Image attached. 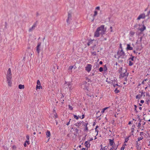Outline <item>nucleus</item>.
Returning a JSON list of instances; mask_svg holds the SVG:
<instances>
[{
	"label": "nucleus",
	"mask_w": 150,
	"mask_h": 150,
	"mask_svg": "<svg viewBox=\"0 0 150 150\" xmlns=\"http://www.w3.org/2000/svg\"><path fill=\"white\" fill-rule=\"evenodd\" d=\"M11 78L12 76L11 69L9 68L7 72L6 79L7 83L9 86H11L12 82L11 80Z\"/></svg>",
	"instance_id": "f257e3e1"
},
{
	"label": "nucleus",
	"mask_w": 150,
	"mask_h": 150,
	"mask_svg": "<svg viewBox=\"0 0 150 150\" xmlns=\"http://www.w3.org/2000/svg\"><path fill=\"white\" fill-rule=\"evenodd\" d=\"M104 27V25H102L97 28L98 30L99 31H100V33L102 35L105 34V32L106 30V28H105Z\"/></svg>",
	"instance_id": "f03ea898"
},
{
	"label": "nucleus",
	"mask_w": 150,
	"mask_h": 150,
	"mask_svg": "<svg viewBox=\"0 0 150 150\" xmlns=\"http://www.w3.org/2000/svg\"><path fill=\"white\" fill-rule=\"evenodd\" d=\"M123 72H121L119 76V78H123L125 77H127L129 73L127 72V69H124L122 70Z\"/></svg>",
	"instance_id": "7ed1b4c3"
},
{
	"label": "nucleus",
	"mask_w": 150,
	"mask_h": 150,
	"mask_svg": "<svg viewBox=\"0 0 150 150\" xmlns=\"http://www.w3.org/2000/svg\"><path fill=\"white\" fill-rule=\"evenodd\" d=\"M117 54L118 55H119V56L118 57V59H119L121 56L122 57L121 58H124V57L125 55V54L122 49L120 50L119 53V52H117Z\"/></svg>",
	"instance_id": "20e7f679"
},
{
	"label": "nucleus",
	"mask_w": 150,
	"mask_h": 150,
	"mask_svg": "<svg viewBox=\"0 0 150 150\" xmlns=\"http://www.w3.org/2000/svg\"><path fill=\"white\" fill-rule=\"evenodd\" d=\"M92 65L91 64H88L85 67L86 70L88 72H89L91 69Z\"/></svg>",
	"instance_id": "39448f33"
},
{
	"label": "nucleus",
	"mask_w": 150,
	"mask_h": 150,
	"mask_svg": "<svg viewBox=\"0 0 150 150\" xmlns=\"http://www.w3.org/2000/svg\"><path fill=\"white\" fill-rule=\"evenodd\" d=\"M146 17V15L144 13H143L140 14L138 17L137 18V19L139 20L141 19H144Z\"/></svg>",
	"instance_id": "423d86ee"
},
{
	"label": "nucleus",
	"mask_w": 150,
	"mask_h": 150,
	"mask_svg": "<svg viewBox=\"0 0 150 150\" xmlns=\"http://www.w3.org/2000/svg\"><path fill=\"white\" fill-rule=\"evenodd\" d=\"M71 14L69 13H68V17L67 20V22L68 24H69L70 23V21L71 20Z\"/></svg>",
	"instance_id": "0eeeda50"
},
{
	"label": "nucleus",
	"mask_w": 150,
	"mask_h": 150,
	"mask_svg": "<svg viewBox=\"0 0 150 150\" xmlns=\"http://www.w3.org/2000/svg\"><path fill=\"white\" fill-rule=\"evenodd\" d=\"M37 21H36L35 22L33 25L32 26V27L31 28H30L29 30V32H31L33 31V30L35 29V28L37 26Z\"/></svg>",
	"instance_id": "6e6552de"
},
{
	"label": "nucleus",
	"mask_w": 150,
	"mask_h": 150,
	"mask_svg": "<svg viewBox=\"0 0 150 150\" xmlns=\"http://www.w3.org/2000/svg\"><path fill=\"white\" fill-rule=\"evenodd\" d=\"M41 42H38L36 47V51L38 54H39L40 51V47L41 46Z\"/></svg>",
	"instance_id": "1a4fd4ad"
},
{
	"label": "nucleus",
	"mask_w": 150,
	"mask_h": 150,
	"mask_svg": "<svg viewBox=\"0 0 150 150\" xmlns=\"http://www.w3.org/2000/svg\"><path fill=\"white\" fill-rule=\"evenodd\" d=\"M100 32L97 29L96 31L94 33V36L95 37H98L100 36Z\"/></svg>",
	"instance_id": "9d476101"
},
{
	"label": "nucleus",
	"mask_w": 150,
	"mask_h": 150,
	"mask_svg": "<svg viewBox=\"0 0 150 150\" xmlns=\"http://www.w3.org/2000/svg\"><path fill=\"white\" fill-rule=\"evenodd\" d=\"M126 50H133V47L131 46L130 44H127V47L126 48Z\"/></svg>",
	"instance_id": "9b49d317"
},
{
	"label": "nucleus",
	"mask_w": 150,
	"mask_h": 150,
	"mask_svg": "<svg viewBox=\"0 0 150 150\" xmlns=\"http://www.w3.org/2000/svg\"><path fill=\"white\" fill-rule=\"evenodd\" d=\"M144 93L143 92V91H141V95H138L136 96V99H140V98L142 96L143 94Z\"/></svg>",
	"instance_id": "f8f14e48"
},
{
	"label": "nucleus",
	"mask_w": 150,
	"mask_h": 150,
	"mask_svg": "<svg viewBox=\"0 0 150 150\" xmlns=\"http://www.w3.org/2000/svg\"><path fill=\"white\" fill-rule=\"evenodd\" d=\"M88 124V122H85L84 123L83 125L85 127V129H84V131H88V127L87 125Z\"/></svg>",
	"instance_id": "ddd939ff"
},
{
	"label": "nucleus",
	"mask_w": 150,
	"mask_h": 150,
	"mask_svg": "<svg viewBox=\"0 0 150 150\" xmlns=\"http://www.w3.org/2000/svg\"><path fill=\"white\" fill-rule=\"evenodd\" d=\"M114 139H109V144L111 146H113L114 144H115L114 141Z\"/></svg>",
	"instance_id": "4468645a"
},
{
	"label": "nucleus",
	"mask_w": 150,
	"mask_h": 150,
	"mask_svg": "<svg viewBox=\"0 0 150 150\" xmlns=\"http://www.w3.org/2000/svg\"><path fill=\"white\" fill-rule=\"evenodd\" d=\"M84 122L83 121L82 122H77L76 124H75V125L77 127H79V126L80 125L82 124H83Z\"/></svg>",
	"instance_id": "2eb2a0df"
},
{
	"label": "nucleus",
	"mask_w": 150,
	"mask_h": 150,
	"mask_svg": "<svg viewBox=\"0 0 150 150\" xmlns=\"http://www.w3.org/2000/svg\"><path fill=\"white\" fill-rule=\"evenodd\" d=\"M90 41H92V44L93 45H94V44H95V43L96 44V45L98 44V41L96 40H95L93 39L92 40L91 39H89Z\"/></svg>",
	"instance_id": "dca6fc26"
},
{
	"label": "nucleus",
	"mask_w": 150,
	"mask_h": 150,
	"mask_svg": "<svg viewBox=\"0 0 150 150\" xmlns=\"http://www.w3.org/2000/svg\"><path fill=\"white\" fill-rule=\"evenodd\" d=\"M146 29V27L145 25H143V27L142 28H140L139 29L140 30L141 32H143L144 30H145Z\"/></svg>",
	"instance_id": "f3484780"
},
{
	"label": "nucleus",
	"mask_w": 150,
	"mask_h": 150,
	"mask_svg": "<svg viewBox=\"0 0 150 150\" xmlns=\"http://www.w3.org/2000/svg\"><path fill=\"white\" fill-rule=\"evenodd\" d=\"M118 145H116V144H114L112 146V149H114V150H116L118 147Z\"/></svg>",
	"instance_id": "a211bd4d"
},
{
	"label": "nucleus",
	"mask_w": 150,
	"mask_h": 150,
	"mask_svg": "<svg viewBox=\"0 0 150 150\" xmlns=\"http://www.w3.org/2000/svg\"><path fill=\"white\" fill-rule=\"evenodd\" d=\"M46 137H49L51 135L50 132L49 130H47L46 132Z\"/></svg>",
	"instance_id": "6ab92c4d"
},
{
	"label": "nucleus",
	"mask_w": 150,
	"mask_h": 150,
	"mask_svg": "<svg viewBox=\"0 0 150 150\" xmlns=\"http://www.w3.org/2000/svg\"><path fill=\"white\" fill-rule=\"evenodd\" d=\"M84 144L85 146L87 148L89 147L90 145V144H89V143L87 141L85 142L84 143Z\"/></svg>",
	"instance_id": "aec40b11"
},
{
	"label": "nucleus",
	"mask_w": 150,
	"mask_h": 150,
	"mask_svg": "<svg viewBox=\"0 0 150 150\" xmlns=\"http://www.w3.org/2000/svg\"><path fill=\"white\" fill-rule=\"evenodd\" d=\"M99 67V64L96 62L94 66V69L96 68H98Z\"/></svg>",
	"instance_id": "412c9836"
},
{
	"label": "nucleus",
	"mask_w": 150,
	"mask_h": 150,
	"mask_svg": "<svg viewBox=\"0 0 150 150\" xmlns=\"http://www.w3.org/2000/svg\"><path fill=\"white\" fill-rule=\"evenodd\" d=\"M18 88L20 89H23L24 88V85L20 84L18 86Z\"/></svg>",
	"instance_id": "4be33fe9"
},
{
	"label": "nucleus",
	"mask_w": 150,
	"mask_h": 150,
	"mask_svg": "<svg viewBox=\"0 0 150 150\" xmlns=\"http://www.w3.org/2000/svg\"><path fill=\"white\" fill-rule=\"evenodd\" d=\"M71 129H75V130L76 132V134H79V129H77L76 128V127H74V128H73V127H72L71 128Z\"/></svg>",
	"instance_id": "5701e85b"
},
{
	"label": "nucleus",
	"mask_w": 150,
	"mask_h": 150,
	"mask_svg": "<svg viewBox=\"0 0 150 150\" xmlns=\"http://www.w3.org/2000/svg\"><path fill=\"white\" fill-rule=\"evenodd\" d=\"M115 80H116L115 79H114V81H113V80H111V81H112V82H111V83L113 85V86L114 87H115Z\"/></svg>",
	"instance_id": "b1692460"
},
{
	"label": "nucleus",
	"mask_w": 150,
	"mask_h": 150,
	"mask_svg": "<svg viewBox=\"0 0 150 150\" xmlns=\"http://www.w3.org/2000/svg\"><path fill=\"white\" fill-rule=\"evenodd\" d=\"M42 87L40 85L38 86L37 85L36 86V90H37L38 89H40V88H42Z\"/></svg>",
	"instance_id": "393cba45"
},
{
	"label": "nucleus",
	"mask_w": 150,
	"mask_h": 150,
	"mask_svg": "<svg viewBox=\"0 0 150 150\" xmlns=\"http://www.w3.org/2000/svg\"><path fill=\"white\" fill-rule=\"evenodd\" d=\"M122 67H120V68L119 69L118 71V72L119 73L121 74V72H122Z\"/></svg>",
	"instance_id": "a878e982"
},
{
	"label": "nucleus",
	"mask_w": 150,
	"mask_h": 150,
	"mask_svg": "<svg viewBox=\"0 0 150 150\" xmlns=\"http://www.w3.org/2000/svg\"><path fill=\"white\" fill-rule=\"evenodd\" d=\"M92 41H90L89 40L88 42L87 43L88 46H89L91 44H92Z\"/></svg>",
	"instance_id": "bb28decb"
},
{
	"label": "nucleus",
	"mask_w": 150,
	"mask_h": 150,
	"mask_svg": "<svg viewBox=\"0 0 150 150\" xmlns=\"http://www.w3.org/2000/svg\"><path fill=\"white\" fill-rule=\"evenodd\" d=\"M100 111H98V112H97V113H96V114H97V118H98V117H99L100 116V115H101V114H100L99 113H100Z\"/></svg>",
	"instance_id": "cd10ccee"
},
{
	"label": "nucleus",
	"mask_w": 150,
	"mask_h": 150,
	"mask_svg": "<svg viewBox=\"0 0 150 150\" xmlns=\"http://www.w3.org/2000/svg\"><path fill=\"white\" fill-rule=\"evenodd\" d=\"M88 85H86L84 86V89L85 90H87L88 91V89H89L88 87Z\"/></svg>",
	"instance_id": "c85d7f7f"
},
{
	"label": "nucleus",
	"mask_w": 150,
	"mask_h": 150,
	"mask_svg": "<svg viewBox=\"0 0 150 150\" xmlns=\"http://www.w3.org/2000/svg\"><path fill=\"white\" fill-rule=\"evenodd\" d=\"M98 14V12L96 11H94V14L93 15V17H94L96 16Z\"/></svg>",
	"instance_id": "c756f323"
},
{
	"label": "nucleus",
	"mask_w": 150,
	"mask_h": 150,
	"mask_svg": "<svg viewBox=\"0 0 150 150\" xmlns=\"http://www.w3.org/2000/svg\"><path fill=\"white\" fill-rule=\"evenodd\" d=\"M108 107H106V108L103 109L101 112V113H103L107 109H108Z\"/></svg>",
	"instance_id": "7c9ffc66"
},
{
	"label": "nucleus",
	"mask_w": 150,
	"mask_h": 150,
	"mask_svg": "<svg viewBox=\"0 0 150 150\" xmlns=\"http://www.w3.org/2000/svg\"><path fill=\"white\" fill-rule=\"evenodd\" d=\"M139 145H140V144L137 141L136 142V146H137V147L138 149H139L138 148L139 147Z\"/></svg>",
	"instance_id": "2f4dec72"
},
{
	"label": "nucleus",
	"mask_w": 150,
	"mask_h": 150,
	"mask_svg": "<svg viewBox=\"0 0 150 150\" xmlns=\"http://www.w3.org/2000/svg\"><path fill=\"white\" fill-rule=\"evenodd\" d=\"M117 88H116L114 91V92L116 93H119L120 92V91L119 90H117Z\"/></svg>",
	"instance_id": "473e14b6"
},
{
	"label": "nucleus",
	"mask_w": 150,
	"mask_h": 150,
	"mask_svg": "<svg viewBox=\"0 0 150 150\" xmlns=\"http://www.w3.org/2000/svg\"><path fill=\"white\" fill-rule=\"evenodd\" d=\"M96 45V44L95 43V44H94V45H93V46H92L91 47L93 49V50H94L95 47L96 46V45Z\"/></svg>",
	"instance_id": "72a5a7b5"
},
{
	"label": "nucleus",
	"mask_w": 150,
	"mask_h": 150,
	"mask_svg": "<svg viewBox=\"0 0 150 150\" xmlns=\"http://www.w3.org/2000/svg\"><path fill=\"white\" fill-rule=\"evenodd\" d=\"M98 127V125H97L96 126V128L95 129V131L96 132H97V134L96 135H97L98 134V130L97 129V128Z\"/></svg>",
	"instance_id": "f704fd0d"
},
{
	"label": "nucleus",
	"mask_w": 150,
	"mask_h": 150,
	"mask_svg": "<svg viewBox=\"0 0 150 150\" xmlns=\"http://www.w3.org/2000/svg\"><path fill=\"white\" fill-rule=\"evenodd\" d=\"M83 84L86 85H89V83L87 84V82L86 81H84L83 82Z\"/></svg>",
	"instance_id": "c9c22d12"
},
{
	"label": "nucleus",
	"mask_w": 150,
	"mask_h": 150,
	"mask_svg": "<svg viewBox=\"0 0 150 150\" xmlns=\"http://www.w3.org/2000/svg\"><path fill=\"white\" fill-rule=\"evenodd\" d=\"M100 146H101V148L100 149V150H105V149H107L106 148V146H105L104 147V148H102V145H100Z\"/></svg>",
	"instance_id": "e433bc0d"
},
{
	"label": "nucleus",
	"mask_w": 150,
	"mask_h": 150,
	"mask_svg": "<svg viewBox=\"0 0 150 150\" xmlns=\"http://www.w3.org/2000/svg\"><path fill=\"white\" fill-rule=\"evenodd\" d=\"M134 56H132V57H130L129 58V60H130L132 61H133L134 60Z\"/></svg>",
	"instance_id": "4c0bfd02"
},
{
	"label": "nucleus",
	"mask_w": 150,
	"mask_h": 150,
	"mask_svg": "<svg viewBox=\"0 0 150 150\" xmlns=\"http://www.w3.org/2000/svg\"><path fill=\"white\" fill-rule=\"evenodd\" d=\"M91 54L93 56H96V52L95 51L91 52Z\"/></svg>",
	"instance_id": "58836bf2"
},
{
	"label": "nucleus",
	"mask_w": 150,
	"mask_h": 150,
	"mask_svg": "<svg viewBox=\"0 0 150 150\" xmlns=\"http://www.w3.org/2000/svg\"><path fill=\"white\" fill-rule=\"evenodd\" d=\"M74 117V118L76 119V120H78L79 119V117L77 116V115H73Z\"/></svg>",
	"instance_id": "ea45409f"
},
{
	"label": "nucleus",
	"mask_w": 150,
	"mask_h": 150,
	"mask_svg": "<svg viewBox=\"0 0 150 150\" xmlns=\"http://www.w3.org/2000/svg\"><path fill=\"white\" fill-rule=\"evenodd\" d=\"M134 111L136 112H137L138 111L137 110V106L136 105H134Z\"/></svg>",
	"instance_id": "a19ab883"
},
{
	"label": "nucleus",
	"mask_w": 150,
	"mask_h": 150,
	"mask_svg": "<svg viewBox=\"0 0 150 150\" xmlns=\"http://www.w3.org/2000/svg\"><path fill=\"white\" fill-rule=\"evenodd\" d=\"M133 64V63L131 61H129V66H131Z\"/></svg>",
	"instance_id": "79ce46f5"
},
{
	"label": "nucleus",
	"mask_w": 150,
	"mask_h": 150,
	"mask_svg": "<svg viewBox=\"0 0 150 150\" xmlns=\"http://www.w3.org/2000/svg\"><path fill=\"white\" fill-rule=\"evenodd\" d=\"M104 70V71H106L107 70V68L106 65H105L103 67Z\"/></svg>",
	"instance_id": "37998d69"
},
{
	"label": "nucleus",
	"mask_w": 150,
	"mask_h": 150,
	"mask_svg": "<svg viewBox=\"0 0 150 150\" xmlns=\"http://www.w3.org/2000/svg\"><path fill=\"white\" fill-rule=\"evenodd\" d=\"M135 127V125H133L132 126V132H134V128Z\"/></svg>",
	"instance_id": "c03bdc74"
},
{
	"label": "nucleus",
	"mask_w": 150,
	"mask_h": 150,
	"mask_svg": "<svg viewBox=\"0 0 150 150\" xmlns=\"http://www.w3.org/2000/svg\"><path fill=\"white\" fill-rule=\"evenodd\" d=\"M143 138V137H138L137 139L138 141H137L139 142L141 140H142Z\"/></svg>",
	"instance_id": "a18cd8bd"
},
{
	"label": "nucleus",
	"mask_w": 150,
	"mask_h": 150,
	"mask_svg": "<svg viewBox=\"0 0 150 150\" xmlns=\"http://www.w3.org/2000/svg\"><path fill=\"white\" fill-rule=\"evenodd\" d=\"M99 70L100 72H102L103 71V68L102 67H100L99 69Z\"/></svg>",
	"instance_id": "49530a36"
},
{
	"label": "nucleus",
	"mask_w": 150,
	"mask_h": 150,
	"mask_svg": "<svg viewBox=\"0 0 150 150\" xmlns=\"http://www.w3.org/2000/svg\"><path fill=\"white\" fill-rule=\"evenodd\" d=\"M37 85H40V83L39 80H38L37 81Z\"/></svg>",
	"instance_id": "de8ad7c7"
},
{
	"label": "nucleus",
	"mask_w": 150,
	"mask_h": 150,
	"mask_svg": "<svg viewBox=\"0 0 150 150\" xmlns=\"http://www.w3.org/2000/svg\"><path fill=\"white\" fill-rule=\"evenodd\" d=\"M69 108L71 110H72L73 109V108L70 105H69Z\"/></svg>",
	"instance_id": "09e8293b"
},
{
	"label": "nucleus",
	"mask_w": 150,
	"mask_h": 150,
	"mask_svg": "<svg viewBox=\"0 0 150 150\" xmlns=\"http://www.w3.org/2000/svg\"><path fill=\"white\" fill-rule=\"evenodd\" d=\"M150 13V11L147 12V14L146 15V16H148Z\"/></svg>",
	"instance_id": "8fccbe9b"
},
{
	"label": "nucleus",
	"mask_w": 150,
	"mask_h": 150,
	"mask_svg": "<svg viewBox=\"0 0 150 150\" xmlns=\"http://www.w3.org/2000/svg\"><path fill=\"white\" fill-rule=\"evenodd\" d=\"M130 33L131 35H133L135 33L134 32L131 31L130 32Z\"/></svg>",
	"instance_id": "3c124183"
},
{
	"label": "nucleus",
	"mask_w": 150,
	"mask_h": 150,
	"mask_svg": "<svg viewBox=\"0 0 150 150\" xmlns=\"http://www.w3.org/2000/svg\"><path fill=\"white\" fill-rule=\"evenodd\" d=\"M87 136V134H86L82 138V140H84L86 139V137Z\"/></svg>",
	"instance_id": "603ef678"
},
{
	"label": "nucleus",
	"mask_w": 150,
	"mask_h": 150,
	"mask_svg": "<svg viewBox=\"0 0 150 150\" xmlns=\"http://www.w3.org/2000/svg\"><path fill=\"white\" fill-rule=\"evenodd\" d=\"M73 67V66H71L69 67V69L70 70H71Z\"/></svg>",
	"instance_id": "864d4df0"
},
{
	"label": "nucleus",
	"mask_w": 150,
	"mask_h": 150,
	"mask_svg": "<svg viewBox=\"0 0 150 150\" xmlns=\"http://www.w3.org/2000/svg\"><path fill=\"white\" fill-rule=\"evenodd\" d=\"M25 143L26 144H29V141L26 140L25 141Z\"/></svg>",
	"instance_id": "5fc2aeb1"
},
{
	"label": "nucleus",
	"mask_w": 150,
	"mask_h": 150,
	"mask_svg": "<svg viewBox=\"0 0 150 150\" xmlns=\"http://www.w3.org/2000/svg\"><path fill=\"white\" fill-rule=\"evenodd\" d=\"M128 140V138H126L125 140V143L127 142Z\"/></svg>",
	"instance_id": "6e6d98bb"
},
{
	"label": "nucleus",
	"mask_w": 150,
	"mask_h": 150,
	"mask_svg": "<svg viewBox=\"0 0 150 150\" xmlns=\"http://www.w3.org/2000/svg\"><path fill=\"white\" fill-rule=\"evenodd\" d=\"M108 79V78H107V79L106 81V82H107L108 83H111V82L110 81H108L107 79Z\"/></svg>",
	"instance_id": "4d7b16f0"
},
{
	"label": "nucleus",
	"mask_w": 150,
	"mask_h": 150,
	"mask_svg": "<svg viewBox=\"0 0 150 150\" xmlns=\"http://www.w3.org/2000/svg\"><path fill=\"white\" fill-rule=\"evenodd\" d=\"M141 121V120H140V122L139 123L138 125V127H140V126H141V124L140 123Z\"/></svg>",
	"instance_id": "13d9d810"
},
{
	"label": "nucleus",
	"mask_w": 150,
	"mask_h": 150,
	"mask_svg": "<svg viewBox=\"0 0 150 150\" xmlns=\"http://www.w3.org/2000/svg\"><path fill=\"white\" fill-rule=\"evenodd\" d=\"M138 26V24L136 23L134 26V28H136Z\"/></svg>",
	"instance_id": "bf43d9fd"
},
{
	"label": "nucleus",
	"mask_w": 150,
	"mask_h": 150,
	"mask_svg": "<svg viewBox=\"0 0 150 150\" xmlns=\"http://www.w3.org/2000/svg\"><path fill=\"white\" fill-rule=\"evenodd\" d=\"M144 134V132H141L140 133V135L142 136V135H143Z\"/></svg>",
	"instance_id": "052dcab7"
},
{
	"label": "nucleus",
	"mask_w": 150,
	"mask_h": 150,
	"mask_svg": "<svg viewBox=\"0 0 150 150\" xmlns=\"http://www.w3.org/2000/svg\"><path fill=\"white\" fill-rule=\"evenodd\" d=\"M96 9L97 10H99L100 9V7L97 6L96 8Z\"/></svg>",
	"instance_id": "680f3d73"
},
{
	"label": "nucleus",
	"mask_w": 150,
	"mask_h": 150,
	"mask_svg": "<svg viewBox=\"0 0 150 150\" xmlns=\"http://www.w3.org/2000/svg\"><path fill=\"white\" fill-rule=\"evenodd\" d=\"M125 147L122 146L121 148V150H124L125 149Z\"/></svg>",
	"instance_id": "e2e57ef3"
},
{
	"label": "nucleus",
	"mask_w": 150,
	"mask_h": 150,
	"mask_svg": "<svg viewBox=\"0 0 150 150\" xmlns=\"http://www.w3.org/2000/svg\"><path fill=\"white\" fill-rule=\"evenodd\" d=\"M26 137L27 139H28V140L29 139V136L28 135H27L26 136Z\"/></svg>",
	"instance_id": "0e129e2a"
},
{
	"label": "nucleus",
	"mask_w": 150,
	"mask_h": 150,
	"mask_svg": "<svg viewBox=\"0 0 150 150\" xmlns=\"http://www.w3.org/2000/svg\"><path fill=\"white\" fill-rule=\"evenodd\" d=\"M40 15V14H39V13H38V12H36V16H37H37H39Z\"/></svg>",
	"instance_id": "69168bd1"
},
{
	"label": "nucleus",
	"mask_w": 150,
	"mask_h": 150,
	"mask_svg": "<svg viewBox=\"0 0 150 150\" xmlns=\"http://www.w3.org/2000/svg\"><path fill=\"white\" fill-rule=\"evenodd\" d=\"M144 100H141V101H140V103H141L142 104L143 103H144Z\"/></svg>",
	"instance_id": "338daca9"
},
{
	"label": "nucleus",
	"mask_w": 150,
	"mask_h": 150,
	"mask_svg": "<svg viewBox=\"0 0 150 150\" xmlns=\"http://www.w3.org/2000/svg\"><path fill=\"white\" fill-rule=\"evenodd\" d=\"M82 118H81V119H83L84 118V117H85V115H84V114L83 115H82Z\"/></svg>",
	"instance_id": "774afa93"
}]
</instances>
